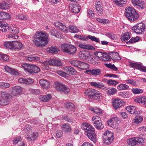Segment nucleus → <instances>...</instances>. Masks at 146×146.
<instances>
[{"label":"nucleus","mask_w":146,"mask_h":146,"mask_svg":"<svg viewBox=\"0 0 146 146\" xmlns=\"http://www.w3.org/2000/svg\"><path fill=\"white\" fill-rule=\"evenodd\" d=\"M49 40L48 35L45 32L37 31L33 36V42L38 47L44 46L48 44Z\"/></svg>","instance_id":"obj_1"},{"label":"nucleus","mask_w":146,"mask_h":146,"mask_svg":"<svg viewBox=\"0 0 146 146\" xmlns=\"http://www.w3.org/2000/svg\"><path fill=\"white\" fill-rule=\"evenodd\" d=\"M124 15L125 17L131 21H135L139 17V14L135 10L130 7L125 8Z\"/></svg>","instance_id":"obj_2"},{"label":"nucleus","mask_w":146,"mask_h":146,"mask_svg":"<svg viewBox=\"0 0 146 146\" xmlns=\"http://www.w3.org/2000/svg\"><path fill=\"white\" fill-rule=\"evenodd\" d=\"M61 48L63 52L71 55L74 54L77 50L75 46L66 44H62Z\"/></svg>","instance_id":"obj_3"},{"label":"nucleus","mask_w":146,"mask_h":146,"mask_svg":"<svg viewBox=\"0 0 146 146\" xmlns=\"http://www.w3.org/2000/svg\"><path fill=\"white\" fill-rule=\"evenodd\" d=\"M103 142L106 145L110 144L114 140V133L107 130L103 133Z\"/></svg>","instance_id":"obj_4"},{"label":"nucleus","mask_w":146,"mask_h":146,"mask_svg":"<svg viewBox=\"0 0 146 146\" xmlns=\"http://www.w3.org/2000/svg\"><path fill=\"white\" fill-rule=\"evenodd\" d=\"M85 131V134L94 143L96 142V137L95 132L94 128H83Z\"/></svg>","instance_id":"obj_5"},{"label":"nucleus","mask_w":146,"mask_h":146,"mask_svg":"<svg viewBox=\"0 0 146 146\" xmlns=\"http://www.w3.org/2000/svg\"><path fill=\"white\" fill-rule=\"evenodd\" d=\"M1 98L0 99V105H6L9 104L11 95L6 92H2L1 93Z\"/></svg>","instance_id":"obj_6"},{"label":"nucleus","mask_w":146,"mask_h":146,"mask_svg":"<svg viewBox=\"0 0 146 146\" xmlns=\"http://www.w3.org/2000/svg\"><path fill=\"white\" fill-rule=\"evenodd\" d=\"M55 87L57 91L66 94H68L70 91V89L66 86L58 82L55 83Z\"/></svg>","instance_id":"obj_7"},{"label":"nucleus","mask_w":146,"mask_h":146,"mask_svg":"<svg viewBox=\"0 0 146 146\" xmlns=\"http://www.w3.org/2000/svg\"><path fill=\"white\" fill-rule=\"evenodd\" d=\"M85 94L92 99H96V98H98V97L101 95V94L97 90L92 88L86 90Z\"/></svg>","instance_id":"obj_8"},{"label":"nucleus","mask_w":146,"mask_h":146,"mask_svg":"<svg viewBox=\"0 0 146 146\" xmlns=\"http://www.w3.org/2000/svg\"><path fill=\"white\" fill-rule=\"evenodd\" d=\"M145 25L143 23H141L134 26L132 28V29L137 34H140L145 31Z\"/></svg>","instance_id":"obj_9"},{"label":"nucleus","mask_w":146,"mask_h":146,"mask_svg":"<svg viewBox=\"0 0 146 146\" xmlns=\"http://www.w3.org/2000/svg\"><path fill=\"white\" fill-rule=\"evenodd\" d=\"M93 123L96 128H103L104 126L101 122L100 118L98 116H94L92 118Z\"/></svg>","instance_id":"obj_10"},{"label":"nucleus","mask_w":146,"mask_h":146,"mask_svg":"<svg viewBox=\"0 0 146 146\" xmlns=\"http://www.w3.org/2000/svg\"><path fill=\"white\" fill-rule=\"evenodd\" d=\"M112 103L113 107L116 110L122 106L123 102L121 99H115L113 100Z\"/></svg>","instance_id":"obj_11"},{"label":"nucleus","mask_w":146,"mask_h":146,"mask_svg":"<svg viewBox=\"0 0 146 146\" xmlns=\"http://www.w3.org/2000/svg\"><path fill=\"white\" fill-rule=\"evenodd\" d=\"M129 64L133 67L136 68L137 69L141 71L146 72V67L144 66H142L141 64L130 62Z\"/></svg>","instance_id":"obj_12"},{"label":"nucleus","mask_w":146,"mask_h":146,"mask_svg":"<svg viewBox=\"0 0 146 146\" xmlns=\"http://www.w3.org/2000/svg\"><path fill=\"white\" fill-rule=\"evenodd\" d=\"M55 26L59 30L62 31L64 32H67L68 29L62 23L59 22H56L54 23Z\"/></svg>","instance_id":"obj_13"},{"label":"nucleus","mask_w":146,"mask_h":146,"mask_svg":"<svg viewBox=\"0 0 146 146\" xmlns=\"http://www.w3.org/2000/svg\"><path fill=\"white\" fill-rule=\"evenodd\" d=\"M12 89V94L14 96L20 95L22 92V88L19 86L13 87Z\"/></svg>","instance_id":"obj_14"},{"label":"nucleus","mask_w":146,"mask_h":146,"mask_svg":"<svg viewBox=\"0 0 146 146\" xmlns=\"http://www.w3.org/2000/svg\"><path fill=\"white\" fill-rule=\"evenodd\" d=\"M39 83L43 89H47L50 87V82L48 80L44 79L40 80Z\"/></svg>","instance_id":"obj_15"},{"label":"nucleus","mask_w":146,"mask_h":146,"mask_svg":"<svg viewBox=\"0 0 146 146\" xmlns=\"http://www.w3.org/2000/svg\"><path fill=\"white\" fill-rule=\"evenodd\" d=\"M102 3L100 1H98L96 2V8L98 14L101 15L103 14V9L102 7Z\"/></svg>","instance_id":"obj_16"},{"label":"nucleus","mask_w":146,"mask_h":146,"mask_svg":"<svg viewBox=\"0 0 146 146\" xmlns=\"http://www.w3.org/2000/svg\"><path fill=\"white\" fill-rule=\"evenodd\" d=\"M69 8L72 12L74 13H78L80 10V7L78 4L73 5L70 4L69 5Z\"/></svg>","instance_id":"obj_17"},{"label":"nucleus","mask_w":146,"mask_h":146,"mask_svg":"<svg viewBox=\"0 0 146 146\" xmlns=\"http://www.w3.org/2000/svg\"><path fill=\"white\" fill-rule=\"evenodd\" d=\"M132 3L135 6H137L141 9H143L145 7L144 2L141 0H132Z\"/></svg>","instance_id":"obj_18"},{"label":"nucleus","mask_w":146,"mask_h":146,"mask_svg":"<svg viewBox=\"0 0 146 146\" xmlns=\"http://www.w3.org/2000/svg\"><path fill=\"white\" fill-rule=\"evenodd\" d=\"M52 96L50 94H48L46 95H40L39 96L40 100L41 101L47 102L51 98Z\"/></svg>","instance_id":"obj_19"},{"label":"nucleus","mask_w":146,"mask_h":146,"mask_svg":"<svg viewBox=\"0 0 146 146\" xmlns=\"http://www.w3.org/2000/svg\"><path fill=\"white\" fill-rule=\"evenodd\" d=\"M18 81L20 83L27 84H29L33 83L34 82L33 80L31 79H25L23 78L18 79Z\"/></svg>","instance_id":"obj_20"},{"label":"nucleus","mask_w":146,"mask_h":146,"mask_svg":"<svg viewBox=\"0 0 146 146\" xmlns=\"http://www.w3.org/2000/svg\"><path fill=\"white\" fill-rule=\"evenodd\" d=\"M78 55L79 58L81 59H87L89 56L90 58L91 57L90 54L85 51L80 52Z\"/></svg>","instance_id":"obj_21"},{"label":"nucleus","mask_w":146,"mask_h":146,"mask_svg":"<svg viewBox=\"0 0 146 146\" xmlns=\"http://www.w3.org/2000/svg\"><path fill=\"white\" fill-rule=\"evenodd\" d=\"M134 101L137 103L143 104L144 105L146 106V97L137 96L134 100Z\"/></svg>","instance_id":"obj_22"},{"label":"nucleus","mask_w":146,"mask_h":146,"mask_svg":"<svg viewBox=\"0 0 146 146\" xmlns=\"http://www.w3.org/2000/svg\"><path fill=\"white\" fill-rule=\"evenodd\" d=\"M64 70L70 74L73 75L76 73L75 69L71 66H66L64 67Z\"/></svg>","instance_id":"obj_23"},{"label":"nucleus","mask_w":146,"mask_h":146,"mask_svg":"<svg viewBox=\"0 0 146 146\" xmlns=\"http://www.w3.org/2000/svg\"><path fill=\"white\" fill-rule=\"evenodd\" d=\"M4 68L6 71L9 72L11 74L17 75H18V72L15 69L11 68L8 66L4 67Z\"/></svg>","instance_id":"obj_24"},{"label":"nucleus","mask_w":146,"mask_h":146,"mask_svg":"<svg viewBox=\"0 0 146 146\" xmlns=\"http://www.w3.org/2000/svg\"><path fill=\"white\" fill-rule=\"evenodd\" d=\"M50 63L52 65L61 66L62 65L61 61L58 59H52L50 60Z\"/></svg>","instance_id":"obj_25"},{"label":"nucleus","mask_w":146,"mask_h":146,"mask_svg":"<svg viewBox=\"0 0 146 146\" xmlns=\"http://www.w3.org/2000/svg\"><path fill=\"white\" fill-rule=\"evenodd\" d=\"M110 58L112 60H121V58L119 56V54L117 52H113L110 54Z\"/></svg>","instance_id":"obj_26"},{"label":"nucleus","mask_w":146,"mask_h":146,"mask_svg":"<svg viewBox=\"0 0 146 146\" xmlns=\"http://www.w3.org/2000/svg\"><path fill=\"white\" fill-rule=\"evenodd\" d=\"M90 84L91 86L97 88L104 89V87L102 83L99 82H90Z\"/></svg>","instance_id":"obj_27"},{"label":"nucleus","mask_w":146,"mask_h":146,"mask_svg":"<svg viewBox=\"0 0 146 146\" xmlns=\"http://www.w3.org/2000/svg\"><path fill=\"white\" fill-rule=\"evenodd\" d=\"M13 49H19L23 47L22 44L18 41H13Z\"/></svg>","instance_id":"obj_28"},{"label":"nucleus","mask_w":146,"mask_h":146,"mask_svg":"<svg viewBox=\"0 0 146 146\" xmlns=\"http://www.w3.org/2000/svg\"><path fill=\"white\" fill-rule=\"evenodd\" d=\"M126 109L130 114H133L136 111V107L133 106H129L127 107Z\"/></svg>","instance_id":"obj_29"},{"label":"nucleus","mask_w":146,"mask_h":146,"mask_svg":"<svg viewBox=\"0 0 146 146\" xmlns=\"http://www.w3.org/2000/svg\"><path fill=\"white\" fill-rule=\"evenodd\" d=\"M33 66V65L25 63L22 65V66L25 70L30 73V71L31 70Z\"/></svg>","instance_id":"obj_30"},{"label":"nucleus","mask_w":146,"mask_h":146,"mask_svg":"<svg viewBox=\"0 0 146 146\" xmlns=\"http://www.w3.org/2000/svg\"><path fill=\"white\" fill-rule=\"evenodd\" d=\"M89 67V65L85 62L80 61L78 68L81 70H86Z\"/></svg>","instance_id":"obj_31"},{"label":"nucleus","mask_w":146,"mask_h":146,"mask_svg":"<svg viewBox=\"0 0 146 146\" xmlns=\"http://www.w3.org/2000/svg\"><path fill=\"white\" fill-rule=\"evenodd\" d=\"M89 67V65L85 62L80 61L78 68L81 70H86Z\"/></svg>","instance_id":"obj_32"},{"label":"nucleus","mask_w":146,"mask_h":146,"mask_svg":"<svg viewBox=\"0 0 146 146\" xmlns=\"http://www.w3.org/2000/svg\"><path fill=\"white\" fill-rule=\"evenodd\" d=\"M128 144L131 146H135L137 145V141H136L135 137L128 139L127 140Z\"/></svg>","instance_id":"obj_33"},{"label":"nucleus","mask_w":146,"mask_h":146,"mask_svg":"<svg viewBox=\"0 0 146 146\" xmlns=\"http://www.w3.org/2000/svg\"><path fill=\"white\" fill-rule=\"evenodd\" d=\"M9 5L5 1L0 3V9L4 10L7 9L9 8Z\"/></svg>","instance_id":"obj_34"},{"label":"nucleus","mask_w":146,"mask_h":146,"mask_svg":"<svg viewBox=\"0 0 146 146\" xmlns=\"http://www.w3.org/2000/svg\"><path fill=\"white\" fill-rule=\"evenodd\" d=\"M127 0H115L114 1V4L120 7H122L125 4Z\"/></svg>","instance_id":"obj_35"},{"label":"nucleus","mask_w":146,"mask_h":146,"mask_svg":"<svg viewBox=\"0 0 146 146\" xmlns=\"http://www.w3.org/2000/svg\"><path fill=\"white\" fill-rule=\"evenodd\" d=\"M9 28V26L7 24L2 23L0 24V30L3 32L7 31Z\"/></svg>","instance_id":"obj_36"},{"label":"nucleus","mask_w":146,"mask_h":146,"mask_svg":"<svg viewBox=\"0 0 146 146\" xmlns=\"http://www.w3.org/2000/svg\"><path fill=\"white\" fill-rule=\"evenodd\" d=\"M78 46L81 48L88 50H92L94 49V47L92 46L84 44L82 43L79 44Z\"/></svg>","instance_id":"obj_37"},{"label":"nucleus","mask_w":146,"mask_h":146,"mask_svg":"<svg viewBox=\"0 0 146 146\" xmlns=\"http://www.w3.org/2000/svg\"><path fill=\"white\" fill-rule=\"evenodd\" d=\"M13 41L6 42L4 43V45L6 48H9L11 49H13Z\"/></svg>","instance_id":"obj_38"},{"label":"nucleus","mask_w":146,"mask_h":146,"mask_svg":"<svg viewBox=\"0 0 146 146\" xmlns=\"http://www.w3.org/2000/svg\"><path fill=\"white\" fill-rule=\"evenodd\" d=\"M49 65H51L50 63V60L46 61L41 64V67L43 69L48 70L49 69Z\"/></svg>","instance_id":"obj_39"},{"label":"nucleus","mask_w":146,"mask_h":146,"mask_svg":"<svg viewBox=\"0 0 146 146\" xmlns=\"http://www.w3.org/2000/svg\"><path fill=\"white\" fill-rule=\"evenodd\" d=\"M69 31L71 33H75L79 31L78 29L76 27L73 25L69 26Z\"/></svg>","instance_id":"obj_40"},{"label":"nucleus","mask_w":146,"mask_h":146,"mask_svg":"<svg viewBox=\"0 0 146 146\" xmlns=\"http://www.w3.org/2000/svg\"><path fill=\"white\" fill-rule=\"evenodd\" d=\"M129 88V86L124 84H120L117 87V88L119 90H127Z\"/></svg>","instance_id":"obj_41"},{"label":"nucleus","mask_w":146,"mask_h":146,"mask_svg":"<svg viewBox=\"0 0 146 146\" xmlns=\"http://www.w3.org/2000/svg\"><path fill=\"white\" fill-rule=\"evenodd\" d=\"M101 60L106 62L110 60V56L107 53L104 52L102 57Z\"/></svg>","instance_id":"obj_42"},{"label":"nucleus","mask_w":146,"mask_h":146,"mask_svg":"<svg viewBox=\"0 0 146 146\" xmlns=\"http://www.w3.org/2000/svg\"><path fill=\"white\" fill-rule=\"evenodd\" d=\"M117 91L116 89L112 88L111 89H110L107 90L106 92L107 94L109 95H113L115 94Z\"/></svg>","instance_id":"obj_43"},{"label":"nucleus","mask_w":146,"mask_h":146,"mask_svg":"<svg viewBox=\"0 0 146 146\" xmlns=\"http://www.w3.org/2000/svg\"><path fill=\"white\" fill-rule=\"evenodd\" d=\"M143 118L141 116H137L133 120L132 122L136 124H139L142 121Z\"/></svg>","instance_id":"obj_44"},{"label":"nucleus","mask_w":146,"mask_h":146,"mask_svg":"<svg viewBox=\"0 0 146 146\" xmlns=\"http://www.w3.org/2000/svg\"><path fill=\"white\" fill-rule=\"evenodd\" d=\"M8 30L10 33L17 34L19 32L18 29L16 27H9Z\"/></svg>","instance_id":"obj_45"},{"label":"nucleus","mask_w":146,"mask_h":146,"mask_svg":"<svg viewBox=\"0 0 146 146\" xmlns=\"http://www.w3.org/2000/svg\"><path fill=\"white\" fill-rule=\"evenodd\" d=\"M90 109L91 111L95 113L96 114L100 115L102 114V111L100 109L97 108L94 109L91 107L90 108Z\"/></svg>","instance_id":"obj_46"},{"label":"nucleus","mask_w":146,"mask_h":146,"mask_svg":"<svg viewBox=\"0 0 146 146\" xmlns=\"http://www.w3.org/2000/svg\"><path fill=\"white\" fill-rule=\"evenodd\" d=\"M130 38V36L129 33H125L121 37V39L122 41L127 40Z\"/></svg>","instance_id":"obj_47"},{"label":"nucleus","mask_w":146,"mask_h":146,"mask_svg":"<svg viewBox=\"0 0 146 146\" xmlns=\"http://www.w3.org/2000/svg\"><path fill=\"white\" fill-rule=\"evenodd\" d=\"M101 71L99 69L95 68L92 70V74L93 75L97 76L101 74Z\"/></svg>","instance_id":"obj_48"},{"label":"nucleus","mask_w":146,"mask_h":146,"mask_svg":"<svg viewBox=\"0 0 146 146\" xmlns=\"http://www.w3.org/2000/svg\"><path fill=\"white\" fill-rule=\"evenodd\" d=\"M110 119L112 122L115 127H116L119 124V121L117 117H114Z\"/></svg>","instance_id":"obj_49"},{"label":"nucleus","mask_w":146,"mask_h":146,"mask_svg":"<svg viewBox=\"0 0 146 146\" xmlns=\"http://www.w3.org/2000/svg\"><path fill=\"white\" fill-rule=\"evenodd\" d=\"M40 59V58L39 57L33 55L30 56L28 58V60L29 61L38 60Z\"/></svg>","instance_id":"obj_50"},{"label":"nucleus","mask_w":146,"mask_h":146,"mask_svg":"<svg viewBox=\"0 0 146 146\" xmlns=\"http://www.w3.org/2000/svg\"><path fill=\"white\" fill-rule=\"evenodd\" d=\"M32 68L31 70H30V73H36L40 71V68L37 66H36L33 65Z\"/></svg>","instance_id":"obj_51"},{"label":"nucleus","mask_w":146,"mask_h":146,"mask_svg":"<svg viewBox=\"0 0 146 146\" xmlns=\"http://www.w3.org/2000/svg\"><path fill=\"white\" fill-rule=\"evenodd\" d=\"M1 19H8L10 18V16L7 13L4 12H1Z\"/></svg>","instance_id":"obj_52"},{"label":"nucleus","mask_w":146,"mask_h":146,"mask_svg":"<svg viewBox=\"0 0 146 146\" xmlns=\"http://www.w3.org/2000/svg\"><path fill=\"white\" fill-rule=\"evenodd\" d=\"M48 51L52 53H56L59 51V49L58 48L53 46L48 48Z\"/></svg>","instance_id":"obj_53"},{"label":"nucleus","mask_w":146,"mask_h":146,"mask_svg":"<svg viewBox=\"0 0 146 146\" xmlns=\"http://www.w3.org/2000/svg\"><path fill=\"white\" fill-rule=\"evenodd\" d=\"M88 39L89 38L91 40L95 41L97 43H100V41L98 38H97L94 36H92L90 35H88L87 38Z\"/></svg>","instance_id":"obj_54"},{"label":"nucleus","mask_w":146,"mask_h":146,"mask_svg":"<svg viewBox=\"0 0 146 146\" xmlns=\"http://www.w3.org/2000/svg\"><path fill=\"white\" fill-rule=\"evenodd\" d=\"M103 52L100 51H96L94 52V54L97 56L100 60L102 59V57Z\"/></svg>","instance_id":"obj_55"},{"label":"nucleus","mask_w":146,"mask_h":146,"mask_svg":"<svg viewBox=\"0 0 146 146\" xmlns=\"http://www.w3.org/2000/svg\"><path fill=\"white\" fill-rule=\"evenodd\" d=\"M66 107L69 110H73L74 107V104L71 102H68L66 103L65 104Z\"/></svg>","instance_id":"obj_56"},{"label":"nucleus","mask_w":146,"mask_h":146,"mask_svg":"<svg viewBox=\"0 0 146 146\" xmlns=\"http://www.w3.org/2000/svg\"><path fill=\"white\" fill-rule=\"evenodd\" d=\"M80 62L77 60H73L70 61V62L73 66L78 68Z\"/></svg>","instance_id":"obj_57"},{"label":"nucleus","mask_w":146,"mask_h":146,"mask_svg":"<svg viewBox=\"0 0 146 146\" xmlns=\"http://www.w3.org/2000/svg\"><path fill=\"white\" fill-rule=\"evenodd\" d=\"M16 17L17 19H19L23 20H26L28 19V17L22 14H19L16 16Z\"/></svg>","instance_id":"obj_58"},{"label":"nucleus","mask_w":146,"mask_h":146,"mask_svg":"<svg viewBox=\"0 0 146 146\" xmlns=\"http://www.w3.org/2000/svg\"><path fill=\"white\" fill-rule=\"evenodd\" d=\"M10 86V84L7 83L3 82H0V87L3 89H5L9 88Z\"/></svg>","instance_id":"obj_59"},{"label":"nucleus","mask_w":146,"mask_h":146,"mask_svg":"<svg viewBox=\"0 0 146 146\" xmlns=\"http://www.w3.org/2000/svg\"><path fill=\"white\" fill-rule=\"evenodd\" d=\"M132 92L134 94H137L142 93L143 92L142 89L139 88H133Z\"/></svg>","instance_id":"obj_60"},{"label":"nucleus","mask_w":146,"mask_h":146,"mask_svg":"<svg viewBox=\"0 0 146 146\" xmlns=\"http://www.w3.org/2000/svg\"><path fill=\"white\" fill-rule=\"evenodd\" d=\"M106 35L108 37L112 40H115L116 39V37L114 34L111 33H108Z\"/></svg>","instance_id":"obj_61"},{"label":"nucleus","mask_w":146,"mask_h":146,"mask_svg":"<svg viewBox=\"0 0 146 146\" xmlns=\"http://www.w3.org/2000/svg\"><path fill=\"white\" fill-rule=\"evenodd\" d=\"M107 84L109 85H115L118 83V82L114 80H109L107 81Z\"/></svg>","instance_id":"obj_62"},{"label":"nucleus","mask_w":146,"mask_h":146,"mask_svg":"<svg viewBox=\"0 0 146 146\" xmlns=\"http://www.w3.org/2000/svg\"><path fill=\"white\" fill-rule=\"evenodd\" d=\"M139 39V38L138 37L132 38L129 41L126 42V43H133L138 41Z\"/></svg>","instance_id":"obj_63"},{"label":"nucleus","mask_w":146,"mask_h":146,"mask_svg":"<svg viewBox=\"0 0 146 146\" xmlns=\"http://www.w3.org/2000/svg\"><path fill=\"white\" fill-rule=\"evenodd\" d=\"M21 140L22 138L21 137L18 136L15 138L13 140V142L14 144L16 145L17 144L19 141H21Z\"/></svg>","instance_id":"obj_64"}]
</instances>
